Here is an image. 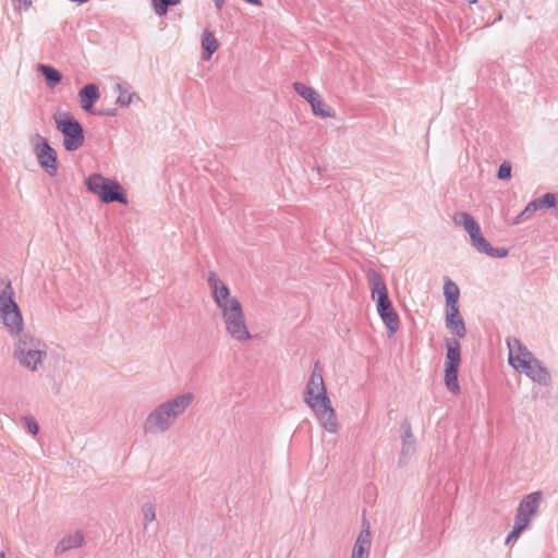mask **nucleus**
Returning a JSON list of instances; mask_svg holds the SVG:
<instances>
[{
	"mask_svg": "<svg viewBox=\"0 0 558 558\" xmlns=\"http://www.w3.org/2000/svg\"><path fill=\"white\" fill-rule=\"evenodd\" d=\"M304 402L314 412L316 418L328 433L338 432L337 414L327 395L322 372L316 363L304 391Z\"/></svg>",
	"mask_w": 558,
	"mask_h": 558,
	"instance_id": "nucleus-1",
	"label": "nucleus"
},
{
	"mask_svg": "<svg viewBox=\"0 0 558 558\" xmlns=\"http://www.w3.org/2000/svg\"><path fill=\"white\" fill-rule=\"evenodd\" d=\"M193 401L192 392H183L159 403L146 416L143 424L144 432L150 435L168 432Z\"/></svg>",
	"mask_w": 558,
	"mask_h": 558,
	"instance_id": "nucleus-2",
	"label": "nucleus"
},
{
	"mask_svg": "<svg viewBox=\"0 0 558 558\" xmlns=\"http://www.w3.org/2000/svg\"><path fill=\"white\" fill-rule=\"evenodd\" d=\"M509 349L508 362L514 369H521L532 381L541 386H549L551 376L543 363L530 352L519 339H507Z\"/></svg>",
	"mask_w": 558,
	"mask_h": 558,
	"instance_id": "nucleus-3",
	"label": "nucleus"
},
{
	"mask_svg": "<svg viewBox=\"0 0 558 558\" xmlns=\"http://www.w3.org/2000/svg\"><path fill=\"white\" fill-rule=\"evenodd\" d=\"M366 277L371 283L372 299L376 301L378 315L388 329V336L392 337L399 328L400 319L392 306L386 282L375 269H368Z\"/></svg>",
	"mask_w": 558,
	"mask_h": 558,
	"instance_id": "nucleus-4",
	"label": "nucleus"
},
{
	"mask_svg": "<svg viewBox=\"0 0 558 558\" xmlns=\"http://www.w3.org/2000/svg\"><path fill=\"white\" fill-rule=\"evenodd\" d=\"M15 337L14 359L28 371H38L47 357V344L29 332H20Z\"/></svg>",
	"mask_w": 558,
	"mask_h": 558,
	"instance_id": "nucleus-5",
	"label": "nucleus"
},
{
	"mask_svg": "<svg viewBox=\"0 0 558 558\" xmlns=\"http://www.w3.org/2000/svg\"><path fill=\"white\" fill-rule=\"evenodd\" d=\"M10 281L0 280V320L11 336L23 331L24 320Z\"/></svg>",
	"mask_w": 558,
	"mask_h": 558,
	"instance_id": "nucleus-6",
	"label": "nucleus"
},
{
	"mask_svg": "<svg viewBox=\"0 0 558 558\" xmlns=\"http://www.w3.org/2000/svg\"><path fill=\"white\" fill-rule=\"evenodd\" d=\"M56 129L63 135V146L66 151H75L84 144L82 124L69 112L57 111L53 114Z\"/></svg>",
	"mask_w": 558,
	"mask_h": 558,
	"instance_id": "nucleus-7",
	"label": "nucleus"
},
{
	"mask_svg": "<svg viewBox=\"0 0 558 558\" xmlns=\"http://www.w3.org/2000/svg\"><path fill=\"white\" fill-rule=\"evenodd\" d=\"M85 184L89 192L99 196V198L106 204L113 202H118L123 205L128 204V198L123 187L116 180L107 179L99 173H94L86 178Z\"/></svg>",
	"mask_w": 558,
	"mask_h": 558,
	"instance_id": "nucleus-8",
	"label": "nucleus"
},
{
	"mask_svg": "<svg viewBox=\"0 0 558 558\" xmlns=\"http://www.w3.org/2000/svg\"><path fill=\"white\" fill-rule=\"evenodd\" d=\"M446 347V362L444 371V381L447 389L457 395L460 392V385L458 381V369L461 362V344L457 339H447Z\"/></svg>",
	"mask_w": 558,
	"mask_h": 558,
	"instance_id": "nucleus-9",
	"label": "nucleus"
},
{
	"mask_svg": "<svg viewBox=\"0 0 558 558\" xmlns=\"http://www.w3.org/2000/svg\"><path fill=\"white\" fill-rule=\"evenodd\" d=\"M34 154L37 158L39 166L50 177H54L58 173V155L57 151L50 146L49 142L41 136L36 134L33 138Z\"/></svg>",
	"mask_w": 558,
	"mask_h": 558,
	"instance_id": "nucleus-10",
	"label": "nucleus"
},
{
	"mask_svg": "<svg viewBox=\"0 0 558 558\" xmlns=\"http://www.w3.org/2000/svg\"><path fill=\"white\" fill-rule=\"evenodd\" d=\"M229 312V314L222 316L228 335L238 342L250 340L252 335L248 331L243 308Z\"/></svg>",
	"mask_w": 558,
	"mask_h": 558,
	"instance_id": "nucleus-11",
	"label": "nucleus"
},
{
	"mask_svg": "<svg viewBox=\"0 0 558 558\" xmlns=\"http://www.w3.org/2000/svg\"><path fill=\"white\" fill-rule=\"evenodd\" d=\"M454 222L462 226L468 232L472 246L477 252L483 253L488 242L482 234L481 227L473 216L469 213H460L454 217Z\"/></svg>",
	"mask_w": 558,
	"mask_h": 558,
	"instance_id": "nucleus-12",
	"label": "nucleus"
},
{
	"mask_svg": "<svg viewBox=\"0 0 558 558\" xmlns=\"http://www.w3.org/2000/svg\"><path fill=\"white\" fill-rule=\"evenodd\" d=\"M402 428L404 429L402 436V448L399 457V464H407L410 458L414 454L416 449V440L412 433V428L409 422H403Z\"/></svg>",
	"mask_w": 558,
	"mask_h": 558,
	"instance_id": "nucleus-13",
	"label": "nucleus"
},
{
	"mask_svg": "<svg viewBox=\"0 0 558 558\" xmlns=\"http://www.w3.org/2000/svg\"><path fill=\"white\" fill-rule=\"evenodd\" d=\"M372 546L369 525L364 526L359 533L350 558H368Z\"/></svg>",
	"mask_w": 558,
	"mask_h": 558,
	"instance_id": "nucleus-14",
	"label": "nucleus"
},
{
	"mask_svg": "<svg viewBox=\"0 0 558 558\" xmlns=\"http://www.w3.org/2000/svg\"><path fill=\"white\" fill-rule=\"evenodd\" d=\"M207 284L210 289L211 296L215 303H220L231 295L228 286L217 276L215 271H209L207 275Z\"/></svg>",
	"mask_w": 558,
	"mask_h": 558,
	"instance_id": "nucleus-15",
	"label": "nucleus"
},
{
	"mask_svg": "<svg viewBox=\"0 0 558 558\" xmlns=\"http://www.w3.org/2000/svg\"><path fill=\"white\" fill-rule=\"evenodd\" d=\"M78 97L82 109L93 113V106L100 98L99 88L94 83L86 84L80 89Z\"/></svg>",
	"mask_w": 558,
	"mask_h": 558,
	"instance_id": "nucleus-16",
	"label": "nucleus"
},
{
	"mask_svg": "<svg viewBox=\"0 0 558 558\" xmlns=\"http://www.w3.org/2000/svg\"><path fill=\"white\" fill-rule=\"evenodd\" d=\"M84 536L82 532L76 531L73 534H69L64 536L56 546L54 553L56 555H62L65 551L78 548L83 545Z\"/></svg>",
	"mask_w": 558,
	"mask_h": 558,
	"instance_id": "nucleus-17",
	"label": "nucleus"
},
{
	"mask_svg": "<svg viewBox=\"0 0 558 558\" xmlns=\"http://www.w3.org/2000/svg\"><path fill=\"white\" fill-rule=\"evenodd\" d=\"M542 494L539 492L526 495L519 504L518 509L532 518L538 510Z\"/></svg>",
	"mask_w": 558,
	"mask_h": 558,
	"instance_id": "nucleus-18",
	"label": "nucleus"
},
{
	"mask_svg": "<svg viewBox=\"0 0 558 558\" xmlns=\"http://www.w3.org/2000/svg\"><path fill=\"white\" fill-rule=\"evenodd\" d=\"M37 70L45 77L46 85L49 88H54L62 80L61 72L51 65L38 64Z\"/></svg>",
	"mask_w": 558,
	"mask_h": 558,
	"instance_id": "nucleus-19",
	"label": "nucleus"
},
{
	"mask_svg": "<svg viewBox=\"0 0 558 558\" xmlns=\"http://www.w3.org/2000/svg\"><path fill=\"white\" fill-rule=\"evenodd\" d=\"M219 45L214 34L205 31L202 36V48H203V59L208 61L211 56L217 51Z\"/></svg>",
	"mask_w": 558,
	"mask_h": 558,
	"instance_id": "nucleus-20",
	"label": "nucleus"
},
{
	"mask_svg": "<svg viewBox=\"0 0 558 558\" xmlns=\"http://www.w3.org/2000/svg\"><path fill=\"white\" fill-rule=\"evenodd\" d=\"M444 295L446 298V306L458 305L460 290L459 287L450 279L445 280Z\"/></svg>",
	"mask_w": 558,
	"mask_h": 558,
	"instance_id": "nucleus-21",
	"label": "nucleus"
},
{
	"mask_svg": "<svg viewBox=\"0 0 558 558\" xmlns=\"http://www.w3.org/2000/svg\"><path fill=\"white\" fill-rule=\"evenodd\" d=\"M116 89L119 92L117 102L122 107L130 106L133 101H140L141 98L138 94L131 93L126 88H124L121 84L116 85Z\"/></svg>",
	"mask_w": 558,
	"mask_h": 558,
	"instance_id": "nucleus-22",
	"label": "nucleus"
},
{
	"mask_svg": "<svg viewBox=\"0 0 558 558\" xmlns=\"http://www.w3.org/2000/svg\"><path fill=\"white\" fill-rule=\"evenodd\" d=\"M312 112L320 118H333L335 112L326 106V104L322 100L320 96L318 95L311 104Z\"/></svg>",
	"mask_w": 558,
	"mask_h": 558,
	"instance_id": "nucleus-23",
	"label": "nucleus"
},
{
	"mask_svg": "<svg viewBox=\"0 0 558 558\" xmlns=\"http://www.w3.org/2000/svg\"><path fill=\"white\" fill-rule=\"evenodd\" d=\"M447 329L458 338L466 336V327L464 320H453L452 315L445 318Z\"/></svg>",
	"mask_w": 558,
	"mask_h": 558,
	"instance_id": "nucleus-24",
	"label": "nucleus"
},
{
	"mask_svg": "<svg viewBox=\"0 0 558 558\" xmlns=\"http://www.w3.org/2000/svg\"><path fill=\"white\" fill-rule=\"evenodd\" d=\"M293 89L299 96H301L303 99H305L308 104H311L318 96V93L314 88H312L303 83H300V82L293 83Z\"/></svg>",
	"mask_w": 558,
	"mask_h": 558,
	"instance_id": "nucleus-25",
	"label": "nucleus"
},
{
	"mask_svg": "<svg viewBox=\"0 0 558 558\" xmlns=\"http://www.w3.org/2000/svg\"><path fill=\"white\" fill-rule=\"evenodd\" d=\"M217 307L221 311V316L229 314V311H238L242 307L240 301L235 296H230L225 299L220 303H215Z\"/></svg>",
	"mask_w": 558,
	"mask_h": 558,
	"instance_id": "nucleus-26",
	"label": "nucleus"
},
{
	"mask_svg": "<svg viewBox=\"0 0 558 558\" xmlns=\"http://www.w3.org/2000/svg\"><path fill=\"white\" fill-rule=\"evenodd\" d=\"M181 0H151V5L157 15L162 16L168 12L169 7L178 5Z\"/></svg>",
	"mask_w": 558,
	"mask_h": 558,
	"instance_id": "nucleus-27",
	"label": "nucleus"
},
{
	"mask_svg": "<svg viewBox=\"0 0 558 558\" xmlns=\"http://www.w3.org/2000/svg\"><path fill=\"white\" fill-rule=\"evenodd\" d=\"M142 513L144 518V529L147 530L149 524L156 520V506L150 501L143 504Z\"/></svg>",
	"mask_w": 558,
	"mask_h": 558,
	"instance_id": "nucleus-28",
	"label": "nucleus"
},
{
	"mask_svg": "<svg viewBox=\"0 0 558 558\" xmlns=\"http://www.w3.org/2000/svg\"><path fill=\"white\" fill-rule=\"evenodd\" d=\"M538 209H541L537 205V203L534 201L530 202L525 208L521 211V214H519L513 223L514 225H519L521 222H523L524 220L526 219H530Z\"/></svg>",
	"mask_w": 558,
	"mask_h": 558,
	"instance_id": "nucleus-29",
	"label": "nucleus"
},
{
	"mask_svg": "<svg viewBox=\"0 0 558 558\" xmlns=\"http://www.w3.org/2000/svg\"><path fill=\"white\" fill-rule=\"evenodd\" d=\"M538 207L542 208H553L556 205V195L553 193H545L543 196L535 199Z\"/></svg>",
	"mask_w": 558,
	"mask_h": 558,
	"instance_id": "nucleus-30",
	"label": "nucleus"
},
{
	"mask_svg": "<svg viewBox=\"0 0 558 558\" xmlns=\"http://www.w3.org/2000/svg\"><path fill=\"white\" fill-rule=\"evenodd\" d=\"M482 254L494 258H504L508 255V250L506 247H493L489 243L485 247Z\"/></svg>",
	"mask_w": 558,
	"mask_h": 558,
	"instance_id": "nucleus-31",
	"label": "nucleus"
},
{
	"mask_svg": "<svg viewBox=\"0 0 558 558\" xmlns=\"http://www.w3.org/2000/svg\"><path fill=\"white\" fill-rule=\"evenodd\" d=\"M530 521L531 518L529 515L517 509L513 526L519 527L521 531H524L530 524Z\"/></svg>",
	"mask_w": 558,
	"mask_h": 558,
	"instance_id": "nucleus-32",
	"label": "nucleus"
},
{
	"mask_svg": "<svg viewBox=\"0 0 558 558\" xmlns=\"http://www.w3.org/2000/svg\"><path fill=\"white\" fill-rule=\"evenodd\" d=\"M497 178L500 180H509L511 178V165L509 162H502L499 166Z\"/></svg>",
	"mask_w": 558,
	"mask_h": 558,
	"instance_id": "nucleus-33",
	"label": "nucleus"
},
{
	"mask_svg": "<svg viewBox=\"0 0 558 558\" xmlns=\"http://www.w3.org/2000/svg\"><path fill=\"white\" fill-rule=\"evenodd\" d=\"M24 420H25L28 430L33 435H37L39 432V426H38V423L36 422V420L32 416H26Z\"/></svg>",
	"mask_w": 558,
	"mask_h": 558,
	"instance_id": "nucleus-34",
	"label": "nucleus"
},
{
	"mask_svg": "<svg viewBox=\"0 0 558 558\" xmlns=\"http://www.w3.org/2000/svg\"><path fill=\"white\" fill-rule=\"evenodd\" d=\"M450 315H452V319L456 320V322L463 320V318H462V316L460 315V312H459V305L447 306L446 317H449Z\"/></svg>",
	"mask_w": 558,
	"mask_h": 558,
	"instance_id": "nucleus-35",
	"label": "nucleus"
},
{
	"mask_svg": "<svg viewBox=\"0 0 558 558\" xmlns=\"http://www.w3.org/2000/svg\"><path fill=\"white\" fill-rule=\"evenodd\" d=\"M519 527L513 526L512 531L508 534L506 538V544H509L511 541L517 539L519 535L522 533Z\"/></svg>",
	"mask_w": 558,
	"mask_h": 558,
	"instance_id": "nucleus-36",
	"label": "nucleus"
},
{
	"mask_svg": "<svg viewBox=\"0 0 558 558\" xmlns=\"http://www.w3.org/2000/svg\"><path fill=\"white\" fill-rule=\"evenodd\" d=\"M93 114L114 117L116 109L94 111Z\"/></svg>",
	"mask_w": 558,
	"mask_h": 558,
	"instance_id": "nucleus-37",
	"label": "nucleus"
},
{
	"mask_svg": "<svg viewBox=\"0 0 558 558\" xmlns=\"http://www.w3.org/2000/svg\"><path fill=\"white\" fill-rule=\"evenodd\" d=\"M15 1L19 2L21 5H23L24 9L29 8L32 4V0H15Z\"/></svg>",
	"mask_w": 558,
	"mask_h": 558,
	"instance_id": "nucleus-38",
	"label": "nucleus"
},
{
	"mask_svg": "<svg viewBox=\"0 0 558 558\" xmlns=\"http://www.w3.org/2000/svg\"><path fill=\"white\" fill-rule=\"evenodd\" d=\"M215 7L217 8V10H221L225 5V0H213Z\"/></svg>",
	"mask_w": 558,
	"mask_h": 558,
	"instance_id": "nucleus-39",
	"label": "nucleus"
},
{
	"mask_svg": "<svg viewBox=\"0 0 558 558\" xmlns=\"http://www.w3.org/2000/svg\"><path fill=\"white\" fill-rule=\"evenodd\" d=\"M469 3L474 4L477 2V0H468Z\"/></svg>",
	"mask_w": 558,
	"mask_h": 558,
	"instance_id": "nucleus-40",
	"label": "nucleus"
},
{
	"mask_svg": "<svg viewBox=\"0 0 558 558\" xmlns=\"http://www.w3.org/2000/svg\"><path fill=\"white\" fill-rule=\"evenodd\" d=\"M502 19L501 14H499L498 16H496V20L495 21H500Z\"/></svg>",
	"mask_w": 558,
	"mask_h": 558,
	"instance_id": "nucleus-41",
	"label": "nucleus"
},
{
	"mask_svg": "<svg viewBox=\"0 0 558 558\" xmlns=\"http://www.w3.org/2000/svg\"><path fill=\"white\" fill-rule=\"evenodd\" d=\"M554 208H556L557 213H558V202L556 201V205L554 206Z\"/></svg>",
	"mask_w": 558,
	"mask_h": 558,
	"instance_id": "nucleus-42",
	"label": "nucleus"
},
{
	"mask_svg": "<svg viewBox=\"0 0 558 558\" xmlns=\"http://www.w3.org/2000/svg\"><path fill=\"white\" fill-rule=\"evenodd\" d=\"M0 558H5L4 553H2V551L0 553Z\"/></svg>",
	"mask_w": 558,
	"mask_h": 558,
	"instance_id": "nucleus-43",
	"label": "nucleus"
}]
</instances>
